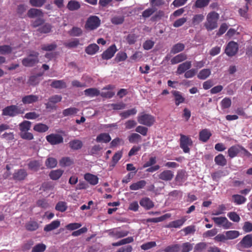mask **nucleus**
Returning <instances> with one entry per match:
<instances>
[{"instance_id": "obj_9", "label": "nucleus", "mask_w": 252, "mask_h": 252, "mask_svg": "<svg viewBox=\"0 0 252 252\" xmlns=\"http://www.w3.org/2000/svg\"><path fill=\"white\" fill-rule=\"evenodd\" d=\"M212 220L215 224L219 226H221L224 229L230 228L232 225V223L225 217H214Z\"/></svg>"}, {"instance_id": "obj_19", "label": "nucleus", "mask_w": 252, "mask_h": 252, "mask_svg": "<svg viewBox=\"0 0 252 252\" xmlns=\"http://www.w3.org/2000/svg\"><path fill=\"white\" fill-rule=\"evenodd\" d=\"M191 67V62L186 61L178 65L176 72L178 74H182L189 70Z\"/></svg>"}, {"instance_id": "obj_34", "label": "nucleus", "mask_w": 252, "mask_h": 252, "mask_svg": "<svg viewBox=\"0 0 252 252\" xmlns=\"http://www.w3.org/2000/svg\"><path fill=\"white\" fill-rule=\"evenodd\" d=\"M80 3L74 0H71L68 1L66 7L70 11H75L80 8Z\"/></svg>"}, {"instance_id": "obj_46", "label": "nucleus", "mask_w": 252, "mask_h": 252, "mask_svg": "<svg viewBox=\"0 0 252 252\" xmlns=\"http://www.w3.org/2000/svg\"><path fill=\"white\" fill-rule=\"evenodd\" d=\"M157 10V9L153 6L152 7L148 8L144 10L142 13V16L143 18L146 19L152 16Z\"/></svg>"}, {"instance_id": "obj_60", "label": "nucleus", "mask_w": 252, "mask_h": 252, "mask_svg": "<svg viewBox=\"0 0 252 252\" xmlns=\"http://www.w3.org/2000/svg\"><path fill=\"white\" fill-rule=\"evenodd\" d=\"M79 44V40L78 39L75 38L72 41L68 42H65L64 45L65 47L68 48H72L76 47Z\"/></svg>"}, {"instance_id": "obj_47", "label": "nucleus", "mask_w": 252, "mask_h": 252, "mask_svg": "<svg viewBox=\"0 0 252 252\" xmlns=\"http://www.w3.org/2000/svg\"><path fill=\"white\" fill-rule=\"evenodd\" d=\"M170 215L168 214H166L158 218H149L146 220L147 222H154L157 223L164 220L166 218L169 217Z\"/></svg>"}, {"instance_id": "obj_36", "label": "nucleus", "mask_w": 252, "mask_h": 252, "mask_svg": "<svg viewBox=\"0 0 252 252\" xmlns=\"http://www.w3.org/2000/svg\"><path fill=\"white\" fill-rule=\"evenodd\" d=\"M129 233L128 231L115 230L111 233V235L116 239L121 238L127 236Z\"/></svg>"}, {"instance_id": "obj_64", "label": "nucleus", "mask_w": 252, "mask_h": 252, "mask_svg": "<svg viewBox=\"0 0 252 252\" xmlns=\"http://www.w3.org/2000/svg\"><path fill=\"white\" fill-rule=\"evenodd\" d=\"M193 244L189 242L184 243L182 245V252H189L193 249Z\"/></svg>"}, {"instance_id": "obj_4", "label": "nucleus", "mask_w": 252, "mask_h": 252, "mask_svg": "<svg viewBox=\"0 0 252 252\" xmlns=\"http://www.w3.org/2000/svg\"><path fill=\"white\" fill-rule=\"evenodd\" d=\"M179 144L180 148L185 153H189L190 152L189 147L193 145V141L189 135H186L183 134H180Z\"/></svg>"}, {"instance_id": "obj_32", "label": "nucleus", "mask_w": 252, "mask_h": 252, "mask_svg": "<svg viewBox=\"0 0 252 252\" xmlns=\"http://www.w3.org/2000/svg\"><path fill=\"white\" fill-rule=\"evenodd\" d=\"M215 163L220 166H224L227 164V160L222 154L216 156L214 159Z\"/></svg>"}, {"instance_id": "obj_62", "label": "nucleus", "mask_w": 252, "mask_h": 252, "mask_svg": "<svg viewBox=\"0 0 252 252\" xmlns=\"http://www.w3.org/2000/svg\"><path fill=\"white\" fill-rule=\"evenodd\" d=\"M57 47L55 43L50 44H43L41 45V49L46 51H51L54 50Z\"/></svg>"}, {"instance_id": "obj_21", "label": "nucleus", "mask_w": 252, "mask_h": 252, "mask_svg": "<svg viewBox=\"0 0 252 252\" xmlns=\"http://www.w3.org/2000/svg\"><path fill=\"white\" fill-rule=\"evenodd\" d=\"M84 177V179L92 186H95L98 183L99 179L97 176L91 173H86Z\"/></svg>"}, {"instance_id": "obj_2", "label": "nucleus", "mask_w": 252, "mask_h": 252, "mask_svg": "<svg viewBox=\"0 0 252 252\" xmlns=\"http://www.w3.org/2000/svg\"><path fill=\"white\" fill-rule=\"evenodd\" d=\"M219 14L215 12H211L207 16V21L204 26L208 31H212L218 27L217 22Z\"/></svg>"}, {"instance_id": "obj_37", "label": "nucleus", "mask_w": 252, "mask_h": 252, "mask_svg": "<svg viewBox=\"0 0 252 252\" xmlns=\"http://www.w3.org/2000/svg\"><path fill=\"white\" fill-rule=\"evenodd\" d=\"M33 129L38 132L43 133L47 131L49 129V127L45 124L38 123L34 125Z\"/></svg>"}, {"instance_id": "obj_5", "label": "nucleus", "mask_w": 252, "mask_h": 252, "mask_svg": "<svg viewBox=\"0 0 252 252\" xmlns=\"http://www.w3.org/2000/svg\"><path fill=\"white\" fill-rule=\"evenodd\" d=\"M24 113V110H22L16 105H11L5 107L2 111V115L14 117L19 114Z\"/></svg>"}, {"instance_id": "obj_28", "label": "nucleus", "mask_w": 252, "mask_h": 252, "mask_svg": "<svg viewBox=\"0 0 252 252\" xmlns=\"http://www.w3.org/2000/svg\"><path fill=\"white\" fill-rule=\"evenodd\" d=\"M147 183L145 180H140L136 183L132 184L129 186V189L131 190H137L142 189L145 187Z\"/></svg>"}, {"instance_id": "obj_39", "label": "nucleus", "mask_w": 252, "mask_h": 252, "mask_svg": "<svg viewBox=\"0 0 252 252\" xmlns=\"http://www.w3.org/2000/svg\"><path fill=\"white\" fill-rule=\"evenodd\" d=\"M63 171L61 169L52 170L49 174L50 178L53 180L59 179L63 175Z\"/></svg>"}, {"instance_id": "obj_40", "label": "nucleus", "mask_w": 252, "mask_h": 252, "mask_svg": "<svg viewBox=\"0 0 252 252\" xmlns=\"http://www.w3.org/2000/svg\"><path fill=\"white\" fill-rule=\"evenodd\" d=\"M68 144L70 148L75 150L81 149L83 146L81 141L78 139L72 140Z\"/></svg>"}, {"instance_id": "obj_24", "label": "nucleus", "mask_w": 252, "mask_h": 252, "mask_svg": "<svg viewBox=\"0 0 252 252\" xmlns=\"http://www.w3.org/2000/svg\"><path fill=\"white\" fill-rule=\"evenodd\" d=\"M50 86L56 89H62L66 88V84L63 80H54L50 84Z\"/></svg>"}, {"instance_id": "obj_6", "label": "nucleus", "mask_w": 252, "mask_h": 252, "mask_svg": "<svg viewBox=\"0 0 252 252\" xmlns=\"http://www.w3.org/2000/svg\"><path fill=\"white\" fill-rule=\"evenodd\" d=\"M39 53L36 51H31L27 58L23 59L22 63L26 67L33 66L39 62Z\"/></svg>"}, {"instance_id": "obj_18", "label": "nucleus", "mask_w": 252, "mask_h": 252, "mask_svg": "<svg viewBox=\"0 0 252 252\" xmlns=\"http://www.w3.org/2000/svg\"><path fill=\"white\" fill-rule=\"evenodd\" d=\"M39 97L37 95L30 94L23 96L22 98V102L25 105L30 104L36 102L38 101Z\"/></svg>"}, {"instance_id": "obj_31", "label": "nucleus", "mask_w": 252, "mask_h": 252, "mask_svg": "<svg viewBox=\"0 0 252 252\" xmlns=\"http://www.w3.org/2000/svg\"><path fill=\"white\" fill-rule=\"evenodd\" d=\"M187 59V56L185 53L179 54L174 57L171 60V63L175 64L185 61Z\"/></svg>"}, {"instance_id": "obj_22", "label": "nucleus", "mask_w": 252, "mask_h": 252, "mask_svg": "<svg viewBox=\"0 0 252 252\" xmlns=\"http://www.w3.org/2000/svg\"><path fill=\"white\" fill-rule=\"evenodd\" d=\"M139 204L146 210H150L154 207V202L148 197L142 198L140 200Z\"/></svg>"}, {"instance_id": "obj_13", "label": "nucleus", "mask_w": 252, "mask_h": 252, "mask_svg": "<svg viewBox=\"0 0 252 252\" xmlns=\"http://www.w3.org/2000/svg\"><path fill=\"white\" fill-rule=\"evenodd\" d=\"M187 174L185 170L181 169L177 171L175 180L176 184L178 186H182L183 183L186 180Z\"/></svg>"}, {"instance_id": "obj_61", "label": "nucleus", "mask_w": 252, "mask_h": 252, "mask_svg": "<svg viewBox=\"0 0 252 252\" xmlns=\"http://www.w3.org/2000/svg\"><path fill=\"white\" fill-rule=\"evenodd\" d=\"M227 216L230 220L235 222H238L240 220V216L235 212H229Z\"/></svg>"}, {"instance_id": "obj_55", "label": "nucleus", "mask_w": 252, "mask_h": 252, "mask_svg": "<svg viewBox=\"0 0 252 252\" xmlns=\"http://www.w3.org/2000/svg\"><path fill=\"white\" fill-rule=\"evenodd\" d=\"M227 239H234L237 238L239 235V232L236 230H229L225 233Z\"/></svg>"}, {"instance_id": "obj_53", "label": "nucleus", "mask_w": 252, "mask_h": 252, "mask_svg": "<svg viewBox=\"0 0 252 252\" xmlns=\"http://www.w3.org/2000/svg\"><path fill=\"white\" fill-rule=\"evenodd\" d=\"M210 0H196L194 6L197 8H202L207 6L210 2Z\"/></svg>"}, {"instance_id": "obj_44", "label": "nucleus", "mask_w": 252, "mask_h": 252, "mask_svg": "<svg viewBox=\"0 0 252 252\" xmlns=\"http://www.w3.org/2000/svg\"><path fill=\"white\" fill-rule=\"evenodd\" d=\"M25 227L27 230L33 231L38 229L39 225L35 221H30L26 224Z\"/></svg>"}, {"instance_id": "obj_16", "label": "nucleus", "mask_w": 252, "mask_h": 252, "mask_svg": "<svg viewBox=\"0 0 252 252\" xmlns=\"http://www.w3.org/2000/svg\"><path fill=\"white\" fill-rule=\"evenodd\" d=\"M212 134L210 130L207 128L201 130L199 133V140L204 143L207 142Z\"/></svg>"}, {"instance_id": "obj_26", "label": "nucleus", "mask_w": 252, "mask_h": 252, "mask_svg": "<svg viewBox=\"0 0 252 252\" xmlns=\"http://www.w3.org/2000/svg\"><path fill=\"white\" fill-rule=\"evenodd\" d=\"M60 221L58 220L52 221L50 223L46 225L44 227V231L49 232L57 229L60 226Z\"/></svg>"}, {"instance_id": "obj_63", "label": "nucleus", "mask_w": 252, "mask_h": 252, "mask_svg": "<svg viewBox=\"0 0 252 252\" xmlns=\"http://www.w3.org/2000/svg\"><path fill=\"white\" fill-rule=\"evenodd\" d=\"M204 18V16L201 14H196L195 15L192 20V24L194 25H198L200 23H201Z\"/></svg>"}, {"instance_id": "obj_14", "label": "nucleus", "mask_w": 252, "mask_h": 252, "mask_svg": "<svg viewBox=\"0 0 252 252\" xmlns=\"http://www.w3.org/2000/svg\"><path fill=\"white\" fill-rule=\"evenodd\" d=\"M171 93L174 97L175 104L176 106H179L180 104L185 102V98L183 96L181 92L176 90H173Z\"/></svg>"}, {"instance_id": "obj_11", "label": "nucleus", "mask_w": 252, "mask_h": 252, "mask_svg": "<svg viewBox=\"0 0 252 252\" xmlns=\"http://www.w3.org/2000/svg\"><path fill=\"white\" fill-rule=\"evenodd\" d=\"M46 139L51 145H58L63 142V139L59 134L52 133L46 136Z\"/></svg>"}, {"instance_id": "obj_15", "label": "nucleus", "mask_w": 252, "mask_h": 252, "mask_svg": "<svg viewBox=\"0 0 252 252\" xmlns=\"http://www.w3.org/2000/svg\"><path fill=\"white\" fill-rule=\"evenodd\" d=\"M173 177L174 172L170 170H164L158 175V178L165 182L171 181Z\"/></svg>"}, {"instance_id": "obj_3", "label": "nucleus", "mask_w": 252, "mask_h": 252, "mask_svg": "<svg viewBox=\"0 0 252 252\" xmlns=\"http://www.w3.org/2000/svg\"><path fill=\"white\" fill-rule=\"evenodd\" d=\"M101 25V20L95 15L89 16L85 24V29L88 31H94L97 29Z\"/></svg>"}, {"instance_id": "obj_57", "label": "nucleus", "mask_w": 252, "mask_h": 252, "mask_svg": "<svg viewBox=\"0 0 252 252\" xmlns=\"http://www.w3.org/2000/svg\"><path fill=\"white\" fill-rule=\"evenodd\" d=\"M45 164L47 167L52 168L56 166L57 160L55 158H49L46 159Z\"/></svg>"}, {"instance_id": "obj_20", "label": "nucleus", "mask_w": 252, "mask_h": 252, "mask_svg": "<svg viewBox=\"0 0 252 252\" xmlns=\"http://www.w3.org/2000/svg\"><path fill=\"white\" fill-rule=\"evenodd\" d=\"M28 173L25 169H20L14 172L13 178L15 180L22 181L25 179Z\"/></svg>"}, {"instance_id": "obj_27", "label": "nucleus", "mask_w": 252, "mask_h": 252, "mask_svg": "<svg viewBox=\"0 0 252 252\" xmlns=\"http://www.w3.org/2000/svg\"><path fill=\"white\" fill-rule=\"evenodd\" d=\"M111 140V136L108 133H102L99 134L96 138L97 142H103L107 143L109 142Z\"/></svg>"}, {"instance_id": "obj_17", "label": "nucleus", "mask_w": 252, "mask_h": 252, "mask_svg": "<svg viewBox=\"0 0 252 252\" xmlns=\"http://www.w3.org/2000/svg\"><path fill=\"white\" fill-rule=\"evenodd\" d=\"M239 244L243 248H251L252 247V234H248L244 236L240 242Z\"/></svg>"}, {"instance_id": "obj_35", "label": "nucleus", "mask_w": 252, "mask_h": 252, "mask_svg": "<svg viewBox=\"0 0 252 252\" xmlns=\"http://www.w3.org/2000/svg\"><path fill=\"white\" fill-rule=\"evenodd\" d=\"M84 94L86 96H87L94 97L99 95L100 94V92L96 88H91L86 89L84 91Z\"/></svg>"}, {"instance_id": "obj_58", "label": "nucleus", "mask_w": 252, "mask_h": 252, "mask_svg": "<svg viewBox=\"0 0 252 252\" xmlns=\"http://www.w3.org/2000/svg\"><path fill=\"white\" fill-rule=\"evenodd\" d=\"M52 26L50 24L46 23L40 27L38 29V31L40 33H47L51 32Z\"/></svg>"}, {"instance_id": "obj_7", "label": "nucleus", "mask_w": 252, "mask_h": 252, "mask_svg": "<svg viewBox=\"0 0 252 252\" xmlns=\"http://www.w3.org/2000/svg\"><path fill=\"white\" fill-rule=\"evenodd\" d=\"M138 122L147 126H151L155 122V118L152 115L141 113L137 117Z\"/></svg>"}, {"instance_id": "obj_8", "label": "nucleus", "mask_w": 252, "mask_h": 252, "mask_svg": "<svg viewBox=\"0 0 252 252\" xmlns=\"http://www.w3.org/2000/svg\"><path fill=\"white\" fill-rule=\"evenodd\" d=\"M62 96L61 95L55 94L50 96L48 98V101L45 103V108L48 110H56L57 106L56 104L62 101Z\"/></svg>"}, {"instance_id": "obj_49", "label": "nucleus", "mask_w": 252, "mask_h": 252, "mask_svg": "<svg viewBox=\"0 0 252 252\" xmlns=\"http://www.w3.org/2000/svg\"><path fill=\"white\" fill-rule=\"evenodd\" d=\"M41 75V74H38L37 75L31 76L28 80V83L32 86L37 85L39 83V77Z\"/></svg>"}, {"instance_id": "obj_51", "label": "nucleus", "mask_w": 252, "mask_h": 252, "mask_svg": "<svg viewBox=\"0 0 252 252\" xmlns=\"http://www.w3.org/2000/svg\"><path fill=\"white\" fill-rule=\"evenodd\" d=\"M225 176L224 172L222 170H218L211 174V177L214 181L218 182L220 179Z\"/></svg>"}, {"instance_id": "obj_25", "label": "nucleus", "mask_w": 252, "mask_h": 252, "mask_svg": "<svg viewBox=\"0 0 252 252\" xmlns=\"http://www.w3.org/2000/svg\"><path fill=\"white\" fill-rule=\"evenodd\" d=\"M186 220V218L183 217L181 219L170 222L166 227L168 228H179L184 224Z\"/></svg>"}, {"instance_id": "obj_42", "label": "nucleus", "mask_w": 252, "mask_h": 252, "mask_svg": "<svg viewBox=\"0 0 252 252\" xmlns=\"http://www.w3.org/2000/svg\"><path fill=\"white\" fill-rule=\"evenodd\" d=\"M185 49V45L183 43H178L175 44L171 50V53L175 54L183 51Z\"/></svg>"}, {"instance_id": "obj_29", "label": "nucleus", "mask_w": 252, "mask_h": 252, "mask_svg": "<svg viewBox=\"0 0 252 252\" xmlns=\"http://www.w3.org/2000/svg\"><path fill=\"white\" fill-rule=\"evenodd\" d=\"M240 145H235L230 147L228 150V156L230 158H233L237 156L240 151Z\"/></svg>"}, {"instance_id": "obj_52", "label": "nucleus", "mask_w": 252, "mask_h": 252, "mask_svg": "<svg viewBox=\"0 0 252 252\" xmlns=\"http://www.w3.org/2000/svg\"><path fill=\"white\" fill-rule=\"evenodd\" d=\"M78 111V109L75 107H70L65 109L63 111V115L64 116H68L73 115L76 114Z\"/></svg>"}, {"instance_id": "obj_41", "label": "nucleus", "mask_w": 252, "mask_h": 252, "mask_svg": "<svg viewBox=\"0 0 252 252\" xmlns=\"http://www.w3.org/2000/svg\"><path fill=\"white\" fill-rule=\"evenodd\" d=\"M211 70L208 68L203 69L197 75V77L201 80H205L211 75Z\"/></svg>"}, {"instance_id": "obj_50", "label": "nucleus", "mask_w": 252, "mask_h": 252, "mask_svg": "<svg viewBox=\"0 0 252 252\" xmlns=\"http://www.w3.org/2000/svg\"><path fill=\"white\" fill-rule=\"evenodd\" d=\"M124 21L125 17L123 16H114L111 19V23L115 25H121Z\"/></svg>"}, {"instance_id": "obj_48", "label": "nucleus", "mask_w": 252, "mask_h": 252, "mask_svg": "<svg viewBox=\"0 0 252 252\" xmlns=\"http://www.w3.org/2000/svg\"><path fill=\"white\" fill-rule=\"evenodd\" d=\"M137 110L135 108H132L131 109L127 110L124 111L120 114V116L123 119H126L129 117L131 115H134L136 114Z\"/></svg>"}, {"instance_id": "obj_56", "label": "nucleus", "mask_w": 252, "mask_h": 252, "mask_svg": "<svg viewBox=\"0 0 252 252\" xmlns=\"http://www.w3.org/2000/svg\"><path fill=\"white\" fill-rule=\"evenodd\" d=\"M46 249V246L44 244L39 243L32 248V252H44Z\"/></svg>"}, {"instance_id": "obj_54", "label": "nucleus", "mask_w": 252, "mask_h": 252, "mask_svg": "<svg viewBox=\"0 0 252 252\" xmlns=\"http://www.w3.org/2000/svg\"><path fill=\"white\" fill-rule=\"evenodd\" d=\"M67 208V204L64 201H59L56 204L55 209L61 212H65Z\"/></svg>"}, {"instance_id": "obj_33", "label": "nucleus", "mask_w": 252, "mask_h": 252, "mask_svg": "<svg viewBox=\"0 0 252 252\" xmlns=\"http://www.w3.org/2000/svg\"><path fill=\"white\" fill-rule=\"evenodd\" d=\"M232 197L233 202L236 205L243 204L247 201V198L240 194H234Z\"/></svg>"}, {"instance_id": "obj_12", "label": "nucleus", "mask_w": 252, "mask_h": 252, "mask_svg": "<svg viewBox=\"0 0 252 252\" xmlns=\"http://www.w3.org/2000/svg\"><path fill=\"white\" fill-rule=\"evenodd\" d=\"M117 51V49L115 44H113L103 52L101 57L103 60H109L114 56Z\"/></svg>"}, {"instance_id": "obj_38", "label": "nucleus", "mask_w": 252, "mask_h": 252, "mask_svg": "<svg viewBox=\"0 0 252 252\" xmlns=\"http://www.w3.org/2000/svg\"><path fill=\"white\" fill-rule=\"evenodd\" d=\"M28 166L30 170L36 171L39 169L41 163L39 160H33L29 162Z\"/></svg>"}, {"instance_id": "obj_59", "label": "nucleus", "mask_w": 252, "mask_h": 252, "mask_svg": "<svg viewBox=\"0 0 252 252\" xmlns=\"http://www.w3.org/2000/svg\"><path fill=\"white\" fill-rule=\"evenodd\" d=\"M12 51V48L9 45L0 46V54L6 55L10 54Z\"/></svg>"}, {"instance_id": "obj_30", "label": "nucleus", "mask_w": 252, "mask_h": 252, "mask_svg": "<svg viewBox=\"0 0 252 252\" xmlns=\"http://www.w3.org/2000/svg\"><path fill=\"white\" fill-rule=\"evenodd\" d=\"M99 49V47L96 44H91L86 48L85 52L88 55H93L98 51Z\"/></svg>"}, {"instance_id": "obj_43", "label": "nucleus", "mask_w": 252, "mask_h": 252, "mask_svg": "<svg viewBox=\"0 0 252 252\" xmlns=\"http://www.w3.org/2000/svg\"><path fill=\"white\" fill-rule=\"evenodd\" d=\"M128 140L131 143H138L141 141L142 137L138 133H132L128 137Z\"/></svg>"}, {"instance_id": "obj_45", "label": "nucleus", "mask_w": 252, "mask_h": 252, "mask_svg": "<svg viewBox=\"0 0 252 252\" xmlns=\"http://www.w3.org/2000/svg\"><path fill=\"white\" fill-rule=\"evenodd\" d=\"M62 167L69 166L73 163V160L69 157L63 158L59 162Z\"/></svg>"}, {"instance_id": "obj_1", "label": "nucleus", "mask_w": 252, "mask_h": 252, "mask_svg": "<svg viewBox=\"0 0 252 252\" xmlns=\"http://www.w3.org/2000/svg\"><path fill=\"white\" fill-rule=\"evenodd\" d=\"M32 123L29 121H24L19 125L20 137L25 140H32L33 139V135L29 132L31 129Z\"/></svg>"}, {"instance_id": "obj_23", "label": "nucleus", "mask_w": 252, "mask_h": 252, "mask_svg": "<svg viewBox=\"0 0 252 252\" xmlns=\"http://www.w3.org/2000/svg\"><path fill=\"white\" fill-rule=\"evenodd\" d=\"M28 16L30 18H33L36 17H43L44 14L42 10L36 8H31L27 13Z\"/></svg>"}, {"instance_id": "obj_10", "label": "nucleus", "mask_w": 252, "mask_h": 252, "mask_svg": "<svg viewBox=\"0 0 252 252\" xmlns=\"http://www.w3.org/2000/svg\"><path fill=\"white\" fill-rule=\"evenodd\" d=\"M238 50V44L237 42L231 41L228 43L225 49V53L229 57L234 56Z\"/></svg>"}]
</instances>
